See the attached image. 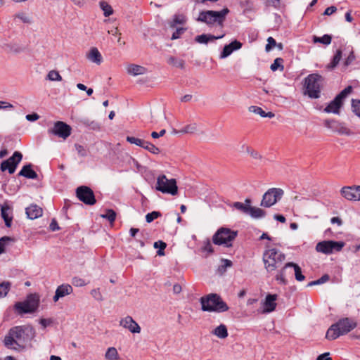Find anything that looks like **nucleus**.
<instances>
[{"label":"nucleus","mask_w":360,"mask_h":360,"mask_svg":"<svg viewBox=\"0 0 360 360\" xmlns=\"http://www.w3.org/2000/svg\"><path fill=\"white\" fill-rule=\"evenodd\" d=\"M35 336V330L30 325L11 328L4 338V344L10 347L14 345L24 348Z\"/></svg>","instance_id":"obj_1"},{"label":"nucleus","mask_w":360,"mask_h":360,"mask_svg":"<svg viewBox=\"0 0 360 360\" xmlns=\"http://www.w3.org/2000/svg\"><path fill=\"white\" fill-rule=\"evenodd\" d=\"M201 309L204 311L223 313L229 309L227 304L217 293H210L200 299Z\"/></svg>","instance_id":"obj_2"},{"label":"nucleus","mask_w":360,"mask_h":360,"mask_svg":"<svg viewBox=\"0 0 360 360\" xmlns=\"http://www.w3.org/2000/svg\"><path fill=\"white\" fill-rule=\"evenodd\" d=\"M356 326V323L352 319L344 318L330 326L328 329L326 338L335 340L341 335L348 333Z\"/></svg>","instance_id":"obj_3"},{"label":"nucleus","mask_w":360,"mask_h":360,"mask_svg":"<svg viewBox=\"0 0 360 360\" xmlns=\"http://www.w3.org/2000/svg\"><path fill=\"white\" fill-rule=\"evenodd\" d=\"M229 10L227 8L219 11H202L199 13L197 21L207 24V25H218L222 27Z\"/></svg>","instance_id":"obj_4"},{"label":"nucleus","mask_w":360,"mask_h":360,"mask_svg":"<svg viewBox=\"0 0 360 360\" xmlns=\"http://www.w3.org/2000/svg\"><path fill=\"white\" fill-rule=\"evenodd\" d=\"M264 268L270 273L277 269L285 259V255L276 248L266 249L263 253Z\"/></svg>","instance_id":"obj_5"},{"label":"nucleus","mask_w":360,"mask_h":360,"mask_svg":"<svg viewBox=\"0 0 360 360\" xmlns=\"http://www.w3.org/2000/svg\"><path fill=\"white\" fill-rule=\"evenodd\" d=\"M39 303V296L37 294H30L24 301L16 302L14 304V309L20 315L32 314L37 311Z\"/></svg>","instance_id":"obj_6"},{"label":"nucleus","mask_w":360,"mask_h":360,"mask_svg":"<svg viewBox=\"0 0 360 360\" xmlns=\"http://www.w3.org/2000/svg\"><path fill=\"white\" fill-rule=\"evenodd\" d=\"M323 79L322 76L319 74L313 73L309 75L304 79V94L311 98H319Z\"/></svg>","instance_id":"obj_7"},{"label":"nucleus","mask_w":360,"mask_h":360,"mask_svg":"<svg viewBox=\"0 0 360 360\" xmlns=\"http://www.w3.org/2000/svg\"><path fill=\"white\" fill-rule=\"evenodd\" d=\"M238 235V232L229 228L221 227L212 236V242L217 245H223L226 248L232 246L233 241Z\"/></svg>","instance_id":"obj_8"},{"label":"nucleus","mask_w":360,"mask_h":360,"mask_svg":"<svg viewBox=\"0 0 360 360\" xmlns=\"http://www.w3.org/2000/svg\"><path fill=\"white\" fill-rule=\"evenodd\" d=\"M155 189L162 193L176 195L178 187L175 179H168L165 174L159 175L157 178Z\"/></svg>","instance_id":"obj_9"},{"label":"nucleus","mask_w":360,"mask_h":360,"mask_svg":"<svg viewBox=\"0 0 360 360\" xmlns=\"http://www.w3.org/2000/svg\"><path fill=\"white\" fill-rule=\"evenodd\" d=\"M352 91V87L351 86H347L328 103V105L324 108V112L339 115L340 110L343 105L344 99L351 94Z\"/></svg>","instance_id":"obj_10"},{"label":"nucleus","mask_w":360,"mask_h":360,"mask_svg":"<svg viewBox=\"0 0 360 360\" xmlns=\"http://www.w3.org/2000/svg\"><path fill=\"white\" fill-rule=\"evenodd\" d=\"M283 191L279 188H269L264 193L260 205L264 207H270L279 201L283 195Z\"/></svg>","instance_id":"obj_11"},{"label":"nucleus","mask_w":360,"mask_h":360,"mask_svg":"<svg viewBox=\"0 0 360 360\" xmlns=\"http://www.w3.org/2000/svg\"><path fill=\"white\" fill-rule=\"evenodd\" d=\"M345 246L342 241L324 240L316 244V250L326 255L333 253V252H339Z\"/></svg>","instance_id":"obj_12"},{"label":"nucleus","mask_w":360,"mask_h":360,"mask_svg":"<svg viewBox=\"0 0 360 360\" xmlns=\"http://www.w3.org/2000/svg\"><path fill=\"white\" fill-rule=\"evenodd\" d=\"M76 196L83 203L94 205L96 202L93 190L87 186H80L76 188Z\"/></svg>","instance_id":"obj_13"},{"label":"nucleus","mask_w":360,"mask_h":360,"mask_svg":"<svg viewBox=\"0 0 360 360\" xmlns=\"http://www.w3.org/2000/svg\"><path fill=\"white\" fill-rule=\"evenodd\" d=\"M22 159V154L19 151H15L11 157L1 162V171H8L10 174H13L18 167V165L21 162Z\"/></svg>","instance_id":"obj_14"},{"label":"nucleus","mask_w":360,"mask_h":360,"mask_svg":"<svg viewBox=\"0 0 360 360\" xmlns=\"http://www.w3.org/2000/svg\"><path fill=\"white\" fill-rule=\"evenodd\" d=\"M72 128L70 125L62 121H57L54 124L53 128L49 130L51 134H53L58 137L63 139H67L71 134Z\"/></svg>","instance_id":"obj_15"},{"label":"nucleus","mask_w":360,"mask_h":360,"mask_svg":"<svg viewBox=\"0 0 360 360\" xmlns=\"http://www.w3.org/2000/svg\"><path fill=\"white\" fill-rule=\"evenodd\" d=\"M292 266H293V262H288L283 268L277 271L275 279L278 283L282 285L287 283L286 278L292 275Z\"/></svg>","instance_id":"obj_16"},{"label":"nucleus","mask_w":360,"mask_h":360,"mask_svg":"<svg viewBox=\"0 0 360 360\" xmlns=\"http://www.w3.org/2000/svg\"><path fill=\"white\" fill-rule=\"evenodd\" d=\"M324 126L328 129H330L334 132H337L340 134H349L350 131L348 129L343 123L340 122L335 120H326L324 122Z\"/></svg>","instance_id":"obj_17"},{"label":"nucleus","mask_w":360,"mask_h":360,"mask_svg":"<svg viewBox=\"0 0 360 360\" xmlns=\"http://www.w3.org/2000/svg\"><path fill=\"white\" fill-rule=\"evenodd\" d=\"M241 47L242 43L237 40H234L230 44L225 45L222 51L221 52L219 58L221 59L226 58L229 56L234 51L239 50Z\"/></svg>","instance_id":"obj_18"},{"label":"nucleus","mask_w":360,"mask_h":360,"mask_svg":"<svg viewBox=\"0 0 360 360\" xmlns=\"http://www.w3.org/2000/svg\"><path fill=\"white\" fill-rule=\"evenodd\" d=\"M73 291L72 287L69 284L59 285L55 292L53 300L56 302L61 297L70 295Z\"/></svg>","instance_id":"obj_19"},{"label":"nucleus","mask_w":360,"mask_h":360,"mask_svg":"<svg viewBox=\"0 0 360 360\" xmlns=\"http://www.w3.org/2000/svg\"><path fill=\"white\" fill-rule=\"evenodd\" d=\"M277 299L276 295L269 294L265 298L263 303L262 313H270L273 311L276 307V300Z\"/></svg>","instance_id":"obj_20"},{"label":"nucleus","mask_w":360,"mask_h":360,"mask_svg":"<svg viewBox=\"0 0 360 360\" xmlns=\"http://www.w3.org/2000/svg\"><path fill=\"white\" fill-rule=\"evenodd\" d=\"M341 195L347 200L358 201L356 186H344L340 190Z\"/></svg>","instance_id":"obj_21"},{"label":"nucleus","mask_w":360,"mask_h":360,"mask_svg":"<svg viewBox=\"0 0 360 360\" xmlns=\"http://www.w3.org/2000/svg\"><path fill=\"white\" fill-rule=\"evenodd\" d=\"M11 207L7 202L1 205V216L5 222L6 227L10 228L12 224L13 217H9V212H11Z\"/></svg>","instance_id":"obj_22"},{"label":"nucleus","mask_w":360,"mask_h":360,"mask_svg":"<svg viewBox=\"0 0 360 360\" xmlns=\"http://www.w3.org/2000/svg\"><path fill=\"white\" fill-rule=\"evenodd\" d=\"M136 172L139 173L148 182H153L155 177L153 172L147 167L141 166L136 162Z\"/></svg>","instance_id":"obj_23"},{"label":"nucleus","mask_w":360,"mask_h":360,"mask_svg":"<svg viewBox=\"0 0 360 360\" xmlns=\"http://www.w3.org/2000/svg\"><path fill=\"white\" fill-rule=\"evenodd\" d=\"M18 176H24L30 179H36L38 177L37 172L32 169V165H24L18 173Z\"/></svg>","instance_id":"obj_24"},{"label":"nucleus","mask_w":360,"mask_h":360,"mask_svg":"<svg viewBox=\"0 0 360 360\" xmlns=\"http://www.w3.org/2000/svg\"><path fill=\"white\" fill-rule=\"evenodd\" d=\"M27 217L30 219H37L42 215V209L37 205H31L25 210Z\"/></svg>","instance_id":"obj_25"},{"label":"nucleus","mask_w":360,"mask_h":360,"mask_svg":"<svg viewBox=\"0 0 360 360\" xmlns=\"http://www.w3.org/2000/svg\"><path fill=\"white\" fill-rule=\"evenodd\" d=\"M87 58L97 65H100L103 60V57L101 53L98 49L95 47L91 49L87 54Z\"/></svg>","instance_id":"obj_26"},{"label":"nucleus","mask_w":360,"mask_h":360,"mask_svg":"<svg viewBox=\"0 0 360 360\" xmlns=\"http://www.w3.org/2000/svg\"><path fill=\"white\" fill-rule=\"evenodd\" d=\"M223 37H224V34H222L221 36L216 37V36H214L212 34H202L196 36L195 40L196 42H198L199 44H207L209 41H212L215 39H221Z\"/></svg>","instance_id":"obj_27"},{"label":"nucleus","mask_w":360,"mask_h":360,"mask_svg":"<svg viewBox=\"0 0 360 360\" xmlns=\"http://www.w3.org/2000/svg\"><path fill=\"white\" fill-rule=\"evenodd\" d=\"M136 146L145 148L153 154L159 153V149L153 144L136 138Z\"/></svg>","instance_id":"obj_28"},{"label":"nucleus","mask_w":360,"mask_h":360,"mask_svg":"<svg viewBox=\"0 0 360 360\" xmlns=\"http://www.w3.org/2000/svg\"><path fill=\"white\" fill-rule=\"evenodd\" d=\"M120 325L129 329L132 333H135V321H134L131 316H127L122 319L120 321Z\"/></svg>","instance_id":"obj_29"},{"label":"nucleus","mask_w":360,"mask_h":360,"mask_svg":"<svg viewBox=\"0 0 360 360\" xmlns=\"http://www.w3.org/2000/svg\"><path fill=\"white\" fill-rule=\"evenodd\" d=\"M248 214L253 219H262L266 216V212L257 207L250 206Z\"/></svg>","instance_id":"obj_30"},{"label":"nucleus","mask_w":360,"mask_h":360,"mask_svg":"<svg viewBox=\"0 0 360 360\" xmlns=\"http://www.w3.org/2000/svg\"><path fill=\"white\" fill-rule=\"evenodd\" d=\"M245 202L246 205H244L241 202H235L233 203L232 206H233V207L242 212L243 213L248 214V212H249V210L250 207L251 200L250 199H246L245 200Z\"/></svg>","instance_id":"obj_31"},{"label":"nucleus","mask_w":360,"mask_h":360,"mask_svg":"<svg viewBox=\"0 0 360 360\" xmlns=\"http://www.w3.org/2000/svg\"><path fill=\"white\" fill-rule=\"evenodd\" d=\"M342 58V51L340 49H338L331 60V62L326 65V68L328 70L334 69L338 64L340 63Z\"/></svg>","instance_id":"obj_32"},{"label":"nucleus","mask_w":360,"mask_h":360,"mask_svg":"<svg viewBox=\"0 0 360 360\" xmlns=\"http://www.w3.org/2000/svg\"><path fill=\"white\" fill-rule=\"evenodd\" d=\"M167 63L170 65H172L174 67L179 68L181 69H184V65H185V62L184 60L177 58L174 56L168 57L167 59Z\"/></svg>","instance_id":"obj_33"},{"label":"nucleus","mask_w":360,"mask_h":360,"mask_svg":"<svg viewBox=\"0 0 360 360\" xmlns=\"http://www.w3.org/2000/svg\"><path fill=\"white\" fill-rule=\"evenodd\" d=\"M332 37L329 34H324L323 37L313 36L312 41L314 43H321L326 46L329 45L331 43Z\"/></svg>","instance_id":"obj_34"},{"label":"nucleus","mask_w":360,"mask_h":360,"mask_svg":"<svg viewBox=\"0 0 360 360\" xmlns=\"http://www.w3.org/2000/svg\"><path fill=\"white\" fill-rule=\"evenodd\" d=\"M198 131V125L196 123H191L184 128H182L179 131H174V134L177 133H183V134H193Z\"/></svg>","instance_id":"obj_35"},{"label":"nucleus","mask_w":360,"mask_h":360,"mask_svg":"<svg viewBox=\"0 0 360 360\" xmlns=\"http://www.w3.org/2000/svg\"><path fill=\"white\" fill-rule=\"evenodd\" d=\"M213 333L219 338H226L228 336L226 326L224 324L219 325L214 329Z\"/></svg>","instance_id":"obj_36"},{"label":"nucleus","mask_w":360,"mask_h":360,"mask_svg":"<svg viewBox=\"0 0 360 360\" xmlns=\"http://www.w3.org/2000/svg\"><path fill=\"white\" fill-rule=\"evenodd\" d=\"M186 22V17L183 14H176L170 22L171 27H175L176 25H184Z\"/></svg>","instance_id":"obj_37"},{"label":"nucleus","mask_w":360,"mask_h":360,"mask_svg":"<svg viewBox=\"0 0 360 360\" xmlns=\"http://www.w3.org/2000/svg\"><path fill=\"white\" fill-rule=\"evenodd\" d=\"M100 7L101 10L103 11V15L105 17H109L113 13V9L112 6L105 1H101L99 2Z\"/></svg>","instance_id":"obj_38"},{"label":"nucleus","mask_w":360,"mask_h":360,"mask_svg":"<svg viewBox=\"0 0 360 360\" xmlns=\"http://www.w3.org/2000/svg\"><path fill=\"white\" fill-rule=\"evenodd\" d=\"M105 358L107 360H118L119 356L115 347H109L105 352Z\"/></svg>","instance_id":"obj_39"},{"label":"nucleus","mask_w":360,"mask_h":360,"mask_svg":"<svg viewBox=\"0 0 360 360\" xmlns=\"http://www.w3.org/2000/svg\"><path fill=\"white\" fill-rule=\"evenodd\" d=\"M167 244L162 240L155 241L153 244V248L155 249H159L157 251V255L159 256L165 255L164 250L166 248Z\"/></svg>","instance_id":"obj_40"},{"label":"nucleus","mask_w":360,"mask_h":360,"mask_svg":"<svg viewBox=\"0 0 360 360\" xmlns=\"http://www.w3.org/2000/svg\"><path fill=\"white\" fill-rule=\"evenodd\" d=\"M14 18H15V19L18 18V19L20 20L23 23L31 24L32 22L31 18L26 13H25L23 11L17 13L14 15Z\"/></svg>","instance_id":"obj_41"},{"label":"nucleus","mask_w":360,"mask_h":360,"mask_svg":"<svg viewBox=\"0 0 360 360\" xmlns=\"http://www.w3.org/2000/svg\"><path fill=\"white\" fill-rule=\"evenodd\" d=\"M101 217L108 219L112 224L116 219V212L112 209H108L106 210L105 213L101 214Z\"/></svg>","instance_id":"obj_42"},{"label":"nucleus","mask_w":360,"mask_h":360,"mask_svg":"<svg viewBox=\"0 0 360 360\" xmlns=\"http://www.w3.org/2000/svg\"><path fill=\"white\" fill-rule=\"evenodd\" d=\"M11 288V283L4 281L0 283V298L7 295Z\"/></svg>","instance_id":"obj_43"},{"label":"nucleus","mask_w":360,"mask_h":360,"mask_svg":"<svg viewBox=\"0 0 360 360\" xmlns=\"http://www.w3.org/2000/svg\"><path fill=\"white\" fill-rule=\"evenodd\" d=\"M292 269L294 270L295 279L297 281H303L305 279V276L302 273L301 268L297 264L293 263Z\"/></svg>","instance_id":"obj_44"},{"label":"nucleus","mask_w":360,"mask_h":360,"mask_svg":"<svg viewBox=\"0 0 360 360\" xmlns=\"http://www.w3.org/2000/svg\"><path fill=\"white\" fill-rule=\"evenodd\" d=\"M283 60L281 58H276L274 63L271 65V70L272 71H276L278 69H280L281 71L283 70L284 66L283 65Z\"/></svg>","instance_id":"obj_45"},{"label":"nucleus","mask_w":360,"mask_h":360,"mask_svg":"<svg viewBox=\"0 0 360 360\" xmlns=\"http://www.w3.org/2000/svg\"><path fill=\"white\" fill-rule=\"evenodd\" d=\"M83 123L86 127H88L92 130H99L101 128L100 124L95 120H89L87 119L84 120Z\"/></svg>","instance_id":"obj_46"},{"label":"nucleus","mask_w":360,"mask_h":360,"mask_svg":"<svg viewBox=\"0 0 360 360\" xmlns=\"http://www.w3.org/2000/svg\"><path fill=\"white\" fill-rule=\"evenodd\" d=\"M46 79L50 81H61L62 77L58 71L51 70L46 76Z\"/></svg>","instance_id":"obj_47"},{"label":"nucleus","mask_w":360,"mask_h":360,"mask_svg":"<svg viewBox=\"0 0 360 360\" xmlns=\"http://www.w3.org/2000/svg\"><path fill=\"white\" fill-rule=\"evenodd\" d=\"M201 251L202 252H207L208 255H210L214 252L213 248L209 239H207L203 242V245L201 248Z\"/></svg>","instance_id":"obj_48"},{"label":"nucleus","mask_w":360,"mask_h":360,"mask_svg":"<svg viewBox=\"0 0 360 360\" xmlns=\"http://www.w3.org/2000/svg\"><path fill=\"white\" fill-rule=\"evenodd\" d=\"M352 112L358 117H360V100H352Z\"/></svg>","instance_id":"obj_49"},{"label":"nucleus","mask_w":360,"mask_h":360,"mask_svg":"<svg viewBox=\"0 0 360 360\" xmlns=\"http://www.w3.org/2000/svg\"><path fill=\"white\" fill-rule=\"evenodd\" d=\"M13 240V238L9 236H3L0 238V255L5 252L6 243Z\"/></svg>","instance_id":"obj_50"},{"label":"nucleus","mask_w":360,"mask_h":360,"mask_svg":"<svg viewBox=\"0 0 360 360\" xmlns=\"http://www.w3.org/2000/svg\"><path fill=\"white\" fill-rule=\"evenodd\" d=\"M162 214L160 212L153 211L152 212L148 213L146 215V220L148 223L152 222L154 219L158 218Z\"/></svg>","instance_id":"obj_51"},{"label":"nucleus","mask_w":360,"mask_h":360,"mask_svg":"<svg viewBox=\"0 0 360 360\" xmlns=\"http://www.w3.org/2000/svg\"><path fill=\"white\" fill-rule=\"evenodd\" d=\"M6 46L8 51L11 53H19L22 51V49L18 44H6Z\"/></svg>","instance_id":"obj_52"},{"label":"nucleus","mask_w":360,"mask_h":360,"mask_svg":"<svg viewBox=\"0 0 360 360\" xmlns=\"http://www.w3.org/2000/svg\"><path fill=\"white\" fill-rule=\"evenodd\" d=\"M250 112H254L255 114L259 115L262 117H264L265 111L262 110L260 107L252 105L249 108Z\"/></svg>","instance_id":"obj_53"},{"label":"nucleus","mask_w":360,"mask_h":360,"mask_svg":"<svg viewBox=\"0 0 360 360\" xmlns=\"http://www.w3.org/2000/svg\"><path fill=\"white\" fill-rule=\"evenodd\" d=\"M72 284L77 287H82L86 285L84 279L79 277H74L72 280Z\"/></svg>","instance_id":"obj_54"},{"label":"nucleus","mask_w":360,"mask_h":360,"mask_svg":"<svg viewBox=\"0 0 360 360\" xmlns=\"http://www.w3.org/2000/svg\"><path fill=\"white\" fill-rule=\"evenodd\" d=\"M75 149L77 151L78 154L80 156H82V157L86 156V150L84 146H82V145H79L78 143H75Z\"/></svg>","instance_id":"obj_55"},{"label":"nucleus","mask_w":360,"mask_h":360,"mask_svg":"<svg viewBox=\"0 0 360 360\" xmlns=\"http://www.w3.org/2000/svg\"><path fill=\"white\" fill-rule=\"evenodd\" d=\"M267 42L268 44L266 45L265 49L266 51H269L272 49V47L276 46V40L271 37H269L267 39Z\"/></svg>","instance_id":"obj_56"},{"label":"nucleus","mask_w":360,"mask_h":360,"mask_svg":"<svg viewBox=\"0 0 360 360\" xmlns=\"http://www.w3.org/2000/svg\"><path fill=\"white\" fill-rule=\"evenodd\" d=\"M185 32V29L182 27L177 28L175 32L172 34L171 39L172 40L177 39L180 36Z\"/></svg>","instance_id":"obj_57"},{"label":"nucleus","mask_w":360,"mask_h":360,"mask_svg":"<svg viewBox=\"0 0 360 360\" xmlns=\"http://www.w3.org/2000/svg\"><path fill=\"white\" fill-rule=\"evenodd\" d=\"M355 59L354 54L353 51H351L349 55L347 56V58L345 59L344 62V65L345 67H347Z\"/></svg>","instance_id":"obj_58"},{"label":"nucleus","mask_w":360,"mask_h":360,"mask_svg":"<svg viewBox=\"0 0 360 360\" xmlns=\"http://www.w3.org/2000/svg\"><path fill=\"white\" fill-rule=\"evenodd\" d=\"M53 323L52 319H41L39 320V323L43 326L44 328H46L48 326H50Z\"/></svg>","instance_id":"obj_59"},{"label":"nucleus","mask_w":360,"mask_h":360,"mask_svg":"<svg viewBox=\"0 0 360 360\" xmlns=\"http://www.w3.org/2000/svg\"><path fill=\"white\" fill-rule=\"evenodd\" d=\"M49 229L52 231H56L60 229L56 219H53L49 225Z\"/></svg>","instance_id":"obj_60"},{"label":"nucleus","mask_w":360,"mask_h":360,"mask_svg":"<svg viewBox=\"0 0 360 360\" xmlns=\"http://www.w3.org/2000/svg\"><path fill=\"white\" fill-rule=\"evenodd\" d=\"M25 118L28 121L34 122L39 118V115L37 113L33 112L32 114L27 115Z\"/></svg>","instance_id":"obj_61"},{"label":"nucleus","mask_w":360,"mask_h":360,"mask_svg":"<svg viewBox=\"0 0 360 360\" xmlns=\"http://www.w3.org/2000/svg\"><path fill=\"white\" fill-rule=\"evenodd\" d=\"M91 295L98 300H102V296L98 290L94 289L91 292Z\"/></svg>","instance_id":"obj_62"},{"label":"nucleus","mask_w":360,"mask_h":360,"mask_svg":"<svg viewBox=\"0 0 360 360\" xmlns=\"http://www.w3.org/2000/svg\"><path fill=\"white\" fill-rule=\"evenodd\" d=\"M165 133H166L165 129H162L160 131V132L153 131L151 133V136L154 139H157V138L164 136L165 134Z\"/></svg>","instance_id":"obj_63"},{"label":"nucleus","mask_w":360,"mask_h":360,"mask_svg":"<svg viewBox=\"0 0 360 360\" xmlns=\"http://www.w3.org/2000/svg\"><path fill=\"white\" fill-rule=\"evenodd\" d=\"M330 354L328 352L323 353L320 354L316 358V360H333L332 358L329 356Z\"/></svg>","instance_id":"obj_64"}]
</instances>
